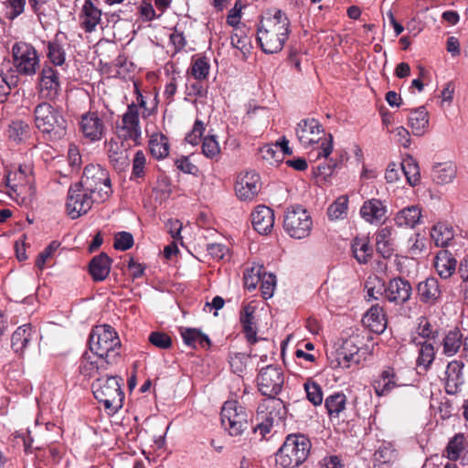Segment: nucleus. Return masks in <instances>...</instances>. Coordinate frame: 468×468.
<instances>
[{"instance_id": "1", "label": "nucleus", "mask_w": 468, "mask_h": 468, "mask_svg": "<svg viewBox=\"0 0 468 468\" xmlns=\"http://www.w3.org/2000/svg\"><path fill=\"white\" fill-rule=\"evenodd\" d=\"M120 346L116 331L109 324L92 327L90 333V351L97 356V360L90 359V378L94 377L101 367L106 368L109 362L105 360L110 351Z\"/></svg>"}, {"instance_id": "2", "label": "nucleus", "mask_w": 468, "mask_h": 468, "mask_svg": "<svg viewBox=\"0 0 468 468\" xmlns=\"http://www.w3.org/2000/svg\"><path fill=\"white\" fill-rule=\"evenodd\" d=\"M312 448L310 439L303 433H291L285 437L275 453L278 468H296L308 458Z\"/></svg>"}, {"instance_id": "3", "label": "nucleus", "mask_w": 468, "mask_h": 468, "mask_svg": "<svg viewBox=\"0 0 468 468\" xmlns=\"http://www.w3.org/2000/svg\"><path fill=\"white\" fill-rule=\"evenodd\" d=\"M122 381L120 377L105 375L97 378L91 384L93 397L104 406L109 416L117 413L123 406Z\"/></svg>"}, {"instance_id": "4", "label": "nucleus", "mask_w": 468, "mask_h": 468, "mask_svg": "<svg viewBox=\"0 0 468 468\" xmlns=\"http://www.w3.org/2000/svg\"><path fill=\"white\" fill-rule=\"evenodd\" d=\"M36 127L50 140L61 139L66 134L67 122L59 111L48 102L39 103L34 111Z\"/></svg>"}, {"instance_id": "5", "label": "nucleus", "mask_w": 468, "mask_h": 468, "mask_svg": "<svg viewBox=\"0 0 468 468\" xmlns=\"http://www.w3.org/2000/svg\"><path fill=\"white\" fill-rule=\"evenodd\" d=\"M252 413L238 400H227L220 411V420L223 428L230 436H239L252 423Z\"/></svg>"}, {"instance_id": "6", "label": "nucleus", "mask_w": 468, "mask_h": 468, "mask_svg": "<svg viewBox=\"0 0 468 468\" xmlns=\"http://www.w3.org/2000/svg\"><path fill=\"white\" fill-rule=\"evenodd\" d=\"M284 231L293 239H304L310 235L313 220L308 211L301 205L291 206L283 218Z\"/></svg>"}, {"instance_id": "7", "label": "nucleus", "mask_w": 468, "mask_h": 468, "mask_svg": "<svg viewBox=\"0 0 468 468\" xmlns=\"http://www.w3.org/2000/svg\"><path fill=\"white\" fill-rule=\"evenodd\" d=\"M284 384L283 371L280 367L269 365L262 367L257 377L258 389L268 399L277 398Z\"/></svg>"}, {"instance_id": "8", "label": "nucleus", "mask_w": 468, "mask_h": 468, "mask_svg": "<svg viewBox=\"0 0 468 468\" xmlns=\"http://www.w3.org/2000/svg\"><path fill=\"white\" fill-rule=\"evenodd\" d=\"M99 47L95 46L94 53L98 56L97 64L101 68V70L106 74L120 79H126L130 74L133 73L136 66L135 64L128 59L125 53H121L118 57L112 60L108 61L101 58L98 54ZM93 65L96 64V57L93 58Z\"/></svg>"}, {"instance_id": "9", "label": "nucleus", "mask_w": 468, "mask_h": 468, "mask_svg": "<svg viewBox=\"0 0 468 468\" xmlns=\"http://www.w3.org/2000/svg\"><path fill=\"white\" fill-rule=\"evenodd\" d=\"M88 188L85 187L83 181H79L70 186L68 191L66 210L67 214L76 219L88 212L87 202Z\"/></svg>"}, {"instance_id": "10", "label": "nucleus", "mask_w": 468, "mask_h": 468, "mask_svg": "<svg viewBox=\"0 0 468 468\" xmlns=\"http://www.w3.org/2000/svg\"><path fill=\"white\" fill-rule=\"evenodd\" d=\"M261 187V176L253 171L241 172L235 183V193L241 201H251L258 196Z\"/></svg>"}, {"instance_id": "11", "label": "nucleus", "mask_w": 468, "mask_h": 468, "mask_svg": "<svg viewBox=\"0 0 468 468\" xmlns=\"http://www.w3.org/2000/svg\"><path fill=\"white\" fill-rule=\"evenodd\" d=\"M90 183V201L101 204L109 199L112 193L111 178L106 169L97 167V174L91 176Z\"/></svg>"}, {"instance_id": "12", "label": "nucleus", "mask_w": 468, "mask_h": 468, "mask_svg": "<svg viewBox=\"0 0 468 468\" xmlns=\"http://www.w3.org/2000/svg\"><path fill=\"white\" fill-rule=\"evenodd\" d=\"M437 343L442 346L444 356H452L463 346V356L468 358V344L463 339V334L459 327L455 326L442 333L441 332V338L437 340Z\"/></svg>"}, {"instance_id": "13", "label": "nucleus", "mask_w": 468, "mask_h": 468, "mask_svg": "<svg viewBox=\"0 0 468 468\" xmlns=\"http://www.w3.org/2000/svg\"><path fill=\"white\" fill-rule=\"evenodd\" d=\"M412 294V286L410 282L402 277H395L385 283L384 297L397 305L406 303Z\"/></svg>"}, {"instance_id": "14", "label": "nucleus", "mask_w": 468, "mask_h": 468, "mask_svg": "<svg viewBox=\"0 0 468 468\" xmlns=\"http://www.w3.org/2000/svg\"><path fill=\"white\" fill-rule=\"evenodd\" d=\"M260 26L282 36V39H288L292 32L291 21L286 13L282 9H269L259 22Z\"/></svg>"}, {"instance_id": "15", "label": "nucleus", "mask_w": 468, "mask_h": 468, "mask_svg": "<svg viewBox=\"0 0 468 468\" xmlns=\"http://www.w3.org/2000/svg\"><path fill=\"white\" fill-rule=\"evenodd\" d=\"M14 66L20 74L32 75L38 66V57L31 46L13 48Z\"/></svg>"}, {"instance_id": "16", "label": "nucleus", "mask_w": 468, "mask_h": 468, "mask_svg": "<svg viewBox=\"0 0 468 468\" xmlns=\"http://www.w3.org/2000/svg\"><path fill=\"white\" fill-rule=\"evenodd\" d=\"M122 130L125 133L123 134L124 140H133L134 145L141 144V126H140V114L135 102H132L127 106L126 112L122 119Z\"/></svg>"}, {"instance_id": "17", "label": "nucleus", "mask_w": 468, "mask_h": 468, "mask_svg": "<svg viewBox=\"0 0 468 468\" xmlns=\"http://www.w3.org/2000/svg\"><path fill=\"white\" fill-rule=\"evenodd\" d=\"M296 136L303 146L318 144L320 134L324 133V127L314 118L303 119L295 129Z\"/></svg>"}, {"instance_id": "18", "label": "nucleus", "mask_w": 468, "mask_h": 468, "mask_svg": "<svg viewBox=\"0 0 468 468\" xmlns=\"http://www.w3.org/2000/svg\"><path fill=\"white\" fill-rule=\"evenodd\" d=\"M60 91L58 72L50 66H45L39 77V94L48 101L55 100Z\"/></svg>"}, {"instance_id": "19", "label": "nucleus", "mask_w": 468, "mask_h": 468, "mask_svg": "<svg viewBox=\"0 0 468 468\" xmlns=\"http://www.w3.org/2000/svg\"><path fill=\"white\" fill-rule=\"evenodd\" d=\"M372 386L378 397H386L395 388L407 386V384L400 380L394 367H386L379 373L378 378L373 381Z\"/></svg>"}, {"instance_id": "20", "label": "nucleus", "mask_w": 468, "mask_h": 468, "mask_svg": "<svg viewBox=\"0 0 468 468\" xmlns=\"http://www.w3.org/2000/svg\"><path fill=\"white\" fill-rule=\"evenodd\" d=\"M416 293L421 303L429 306L437 304L442 295L439 280L435 277H428L420 282L416 287Z\"/></svg>"}, {"instance_id": "21", "label": "nucleus", "mask_w": 468, "mask_h": 468, "mask_svg": "<svg viewBox=\"0 0 468 468\" xmlns=\"http://www.w3.org/2000/svg\"><path fill=\"white\" fill-rule=\"evenodd\" d=\"M256 40L259 47L265 54H275L282 50L287 39H282V36L272 32L263 26H257Z\"/></svg>"}, {"instance_id": "22", "label": "nucleus", "mask_w": 468, "mask_h": 468, "mask_svg": "<svg viewBox=\"0 0 468 468\" xmlns=\"http://www.w3.org/2000/svg\"><path fill=\"white\" fill-rule=\"evenodd\" d=\"M464 364L461 360H452L448 363L445 370L444 389L449 395H456L461 391L464 383L463 369Z\"/></svg>"}, {"instance_id": "23", "label": "nucleus", "mask_w": 468, "mask_h": 468, "mask_svg": "<svg viewBox=\"0 0 468 468\" xmlns=\"http://www.w3.org/2000/svg\"><path fill=\"white\" fill-rule=\"evenodd\" d=\"M251 224L261 235H268L274 226V211L265 205L257 206L252 211Z\"/></svg>"}, {"instance_id": "24", "label": "nucleus", "mask_w": 468, "mask_h": 468, "mask_svg": "<svg viewBox=\"0 0 468 468\" xmlns=\"http://www.w3.org/2000/svg\"><path fill=\"white\" fill-rule=\"evenodd\" d=\"M346 402L347 398L342 391L334 392L325 398L324 408L332 422L335 420H336L337 423L345 421V419L342 417L345 415L346 410Z\"/></svg>"}, {"instance_id": "25", "label": "nucleus", "mask_w": 468, "mask_h": 468, "mask_svg": "<svg viewBox=\"0 0 468 468\" xmlns=\"http://www.w3.org/2000/svg\"><path fill=\"white\" fill-rule=\"evenodd\" d=\"M359 347H357L352 340H345L338 347L335 354V359L331 361L330 366L332 368H348L350 362L354 361L358 363L359 359H355L358 356Z\"/></svg>"}, {"instance_id": "26", "label": "nucleus", "mask_w": 468, "mask_h": 468, "mask_svg": "<svg viewBox=\"0 0 468 468\" xmlns=\"http://www.w3.org/2000/svg\"><path fill=\"white\" fill-rule=\"evenodd\" d=\"M359 213L365 221L370 224H378L386 218L387 207L380 199L371 198L363 203Z\"/></svg>"}, {"instance_id": "27", "label": "nucleus", "mask_w": 468, "mask_h": 468, "mask_svg": "<svg viewBox=\"0 0 468 468\" xmlns=\"http://www.w3.org/2000/svg\"><path fill=\"white\" fill-rule=\"evenodd\" d=\"M255 307L246 304L239 313V323L241 324L242 333L250 346L256 344L259 340L257 337V326L255 322Z\"/></svg>"}, {"instance_id": "28", "label": "nucleus", "mask_w": 468, "mask_h": 468, "mask_svg": "<svg viewBox=\"0 0 468 468\" xmlns=\"http://www.w3.org/2000/svg\"><path fill=\"white\" fill-rule=\"evenodd\" d=\"M112 259L104 251L90 260V276L93 282L106 280L111 272Z\"/></svg>"}, {"instance_id": "29", "label": "nucleus", "mask_w": 468, "mask_h": 468, "mask_svg": "<svg viewBox=\"0 0 468 468\" xmlns=\"http://www.w3.org/2000/svg\"><path fill=\"white\" fill-rule=\"evenodd\" d=\"M180 335L183 343L193 349H197V346L204 349H209L212 343L209 336L204 334L199 328L195 327H180Z\"/></svg>"}, {"instance_id": "30", "label": "nucleus", "mask_w": 468, "mask_h": 468, "mask_svg": "<svg viewBox=\"0 0 468 468\" xmlns=\"http://www.w3.org/2000/svg\"><path fill=\"white\" fill-rule=\"evenodd\" d=\"M353 257L359 264H367L374 254L373 246L370 244L368 236H356L351 242Z\"/></svg>"}, {"instance_id": "31", "label": "nucleus", "mask_w": 468, "mask_h": 468, "mask_svg": "<svg viewBox=\"0 0 468 468\" xmlns=\"http://www.w3.org/2000/svg\"><path fill=\"white\" fill-rule=\"evenodd\" d=\"M362 321L370 331L376 334H381L387 328L386 314L383 307L378 303L368 309Z\"/></svg>"}, {"instance_id": "32", "label": "nucleus", "mask_w": 468, "mask_h": 468, "mask_svg": "<svg viewBox=\"0 0 468 468\" xmlns=\"http://www.w3.org/2000/svg\"><path fill=\"white\" fill-rule=\"evenodd\" d=\"M433 266L441 279H448L455 272L457 261L447 250H442L434 258Z\"/></svg>"}, {"instance_id": "33", "label": "nucleus", "mask_w": 468, "mask_h": 468, "mask_svg": "<svg viewBox=\"0 0 468 468\" xmlns=\"http://www.w3.org/2000/svg\"><path fill=\"white\" fill-rule=\"evenodd\" d=\"M258 407H262V411L271 417L274 423L283 422L287 417L288 410L286 404L278 398H272L263 400Z\"/></svg>"}, {"instance_id": "34", "label": "nucleus", "mask_w": 468, "mask_h": 468, "mask_svg": "<svg viewBox=\"0 0 468 468\" xmlns=\"http://www.w3.org/2000/svg\"><path fill=\"white\" fill-rule=\"evenodd\" d=\"M408 124L415 136H422L429 126V113L425 106L411 110L408 119Z\"/></svg>"}, {"instance_id": "35", "label": "nucleus", "mask_w": 468, "mask_h": 468, "mask_svg": "<svg viewBox=\"0 0 468 468\" xmlns=\"http://www.w3.org/2000/svg\"><path fill=\"white\" fill-rule=\"evenodd\" d=\"M421 217L420 207L418 205H412L400 209L394 219L399 227L413 229L420 223Z\"/></svg>"}, {"instance_id": "36", "label": "nucleus", "mask_w": 468, "mask_h": 468, "mask_svg": "<svg viewBox=\"0 0 468 468\" xmlns=\"http://www.w3.org/2000/svg\"><path fill=\"white\" fill-rule=\"evenodd\" d=\"M457 174V167L452 162L438 163L432 166L431 178L438 185L451 183Z\"/></svg>"}, {"instance_id": "37", "label": "nucleus", "mask_w": 468, "mask_h": 468, "mask_svg": "<svg viewBox=\"0 0 468 468\" xmlns=\"http://www.w3.org/2000/svg\"><path fill=\"white\" fill-rule=\"evenodd\" d=\"M149 151L157 160L165 158L169 154L168 138L162 133H154L149 139Z\"/></svg>"}, {"instance_id": "38", "label": "nucleus", "mask_w": 468, "mask_h": 468, "mask_svg": "<svg viewBox=\"0 0 468 468\" xmlns=\"http://www.w3.org/2000/svg\"><path fill=\"white\" fill-rule=\"evenodd\" d=\"M465 436L463 432L455 433L449 440L442 455L452 462L459 460L465 449Z\"/></svg>"}, {"instance_id": "39", "label": "nucleus", "mask_w": 468, "mask_h": 468, "mask_svg": "<svg viewBox=\"0 0 468 468\" xmlns=\"http://www.w3.org/2000/svg\"><path fill=\"white\" fill-rule=\"evenodd\" d=\"M390 235L388 228H382L376 233V250L383 259H389L394 252Z\"/></svg>"}, {"instance_id": "40", "label": "nucleus", "mask_w": 468, "mask_h": 468, "mask_svg": "<svg viewBox=\"0 0 468 468\" xmlns=\"http://www.w3.org/2000/svg\"><path fill=\"white\" fill-rule=\"evenodd\" d=\"M63 34H57L52 41L48 42V58L56 66H61L66 59V54L62 46Z\"/></svg>"}, {"instance_id": "41", "label": "nucleus", "mask_w": 468, "mask_h": 468, "mask_svg": "<svg viewBox=\"0 0 468 468\" xmlns=\"http://www.w3.org/2000/svg\"><path fill=\"white\" fill-rule=\"evenodd\" d=\"M431 237L437 247H447L453 239V229L445 223L438 222L431 230Z\"/></svg>"}, {"instance_id": "42", "label": "nucleus", "mask_w": 468, "mask_h": 468, "mask_svg": "<svg viewBox=\"0 0 468 468\" xmlns=\"http://www.w3.org/2000/svg\"><path fill=\"white\" fill-rule=\"evenodd\" d=\"M31 340V326L24 324L18 327L12 335L11 346L16 353H23Z\"/></svg>"}, {"instance_id": "43", "label": "nucleus", "mask_w": 468, "mask_h": 468, "mask_svg": "<svg viewBox=\"0 0 468 468\" xmlns=\"http://www.w3.org/2000/svg\"><path fill=\"white\" fill-rule=\"evenodd\" d=\"M210 64L207 57H192L188 73L197 80H207L209 75Z\"/></svg>"}, {"instance_id": "44", "label": "nucleus", "mask_w": 468, "mask_h": 468, "mask_svg": "<svg viewBox=\"0 0 468 468\" xmlns=\"http://www.w3.org/2000/svg\"><path fill=\"white\" fill-rule=\"evenodd\" d=\"M401 169L410 186H415L420 182V166L416 159L408 156L401 163Z\"/></svg>"}, {"instance_id": "45", "label": "nucleus", "mask_w": 468, "mask_h": 468, "mask_svg": "<svg viewBox=\"0 0 468 468\" xmlns=\"http://www.w3.org/2000/svg\"><path fill=\"white\" fill-rule=\"evenodd\" d=\"M234 32L230 37L232 47L243 51L250 46V28L244 24L234 27Z\"/></svg>"}, {"instance_id": "46", "label": "nucleus", "mask_w": 468, "mask_h": 468, "mask_svg": "<svg viewBox=\"0 0 468 468\" xmlns=\"http://www.w3.org/2000/svg\"><path fill=\"white\" fill-rule=\"evenodd\" d=\"M262 407H258L256 410L255 425L250 424L251 430L254 433L259 432L261 438H265L267 434L271 431L274 422L271 417H268L263 411Z\"/></svg>"}, {"instance_id": "47", "label": "nucleus", "mask_w": 468, "mask_h": 468, "mask_svg": "<svg viewBox=\"0 0 468 468\" xmlns=\"http://www.w3.org/2000/svg\"><path fill=\"white\" fill-rule=\"evenodd\" d=\"M146 157L142 150H138L133 159L132 173L130 180L140 183L145 177Z\"/></svg>"}, {"instance_id": "48", "label": "nucleus", "mask_w": 468, "mask_h": 468, "mask_svg": "<svg viewBox=\"0 0 468 468\" xmlns=\"http://www.w3.org/2000/svg\"><path fill=\"white\" fill-rule=\"evenodd\" d=\"M137 16V5L129 2L127 4L122 5V6L118 11L111 14L110 18H108V21L113 23H116L121 20L133 22Z\"/></svg>"}, {"instance_id": "49", "label": "nucleus", "mask_w": 468, "mask_h": 468, "mask_svg": "<svg viewBox=\"0 0 468 468\" xmlns=\"http://www.w3.org/2000/svg\"><path fill=\"white\" fill-rule=\"evenodd\" d=\"M348 197L340 196L327 208L328 218L332 220L345 218L347 216Z\"/></svg>"}, {"instance_id": "50", "label": "nucleus", "mask_w": 468, "mask_h": 468, "mask_svg": "<svg viewBox=\"0 0 468 468\" xmlns=\"http://www.w3.org/2000/svg\"><path fill=\"white\" fill-rule=\"evenodd\" d=\"M433 344L427 341L420 344L417 364L422 366L424 369H428L435 359L436 351Z\"/></svg>"}, {"instance_id": "51", "label": "nucleus", "mask_w": 468, "mask_h": 468, "mask_svg": "<svg viewBox=\"0 0 468 468\" xmlns=\"http://www.w3.org/2000/svg\"><path fill=\"white\" fill-rule=\"evenodd\" d=\"M201 151L207 158L218 161L220 154V146L217 140V136H205L202 141Z\"/></svg>"}, {"instance_id": "52", "label": "nucleus", "mask_w": 468, "mask_h": 468, "mask_svg": "<svg viewBox=\"0 0 468 468\" xmlns=\"http://www.w3.org/2000/svg\"><path fill=\"white\" fill-rule=\"evenodd\" d=\"M263 271L262 265L247 269L243 273L244 287L250 292L255 290L261 280Z\"/></svg>"}, {"instance_id": "53", "label": "nucleus", "mask_w": 468, "mask_h": 468, "mask_svg": "<svg viewBox=\"0 0 468 468\" xmlns=\"http://www.w3.org/2000/svg\"><path fill=\"white\" fill-rule=\"evenodd\" d=\"M441 329L433 328L430 321L423 317L418 325V334L420 337L427 340H431L433 343H437V340L441 338Z\"/></svg>"}, {"instance_id": "54", "label": "nucleus", "mask_w": 468, "mask_h": 468, "mask_svg": "<svg viewBox=\"0 0 468 468\" xmlns=\"http://www.w3.org/2000/svg\"><path fill=\"white\" fill-rule=\"evenodd\" d=\"M336 169H338V162L334 161L333 158H325L324 163L313 167V174L315 177H322L326 181Z\"/></svg>"}, {"instance_id": "55", "label": "nucleus", "mask_w": 468, "mask_h": 468, "mask_svg": "<svg viewBox=\"0 0 468 468\" xmlns=\"http://www.w3.org/2000/svg\"><path fill=\"white\" fill-rule=\"evenodd\" d=\"M384 287H385V281L378 276L374 277H368L365 283V288L367 290V300L370 301L372 299L377 300L378 296L384 295Z\"/></svg>"}, {"instance_id": "56", "label": "nucleus", "mask_w": 468, "mask_h": 468, "mask_svg": "<svg viewBox=\"0 0 468 468\" xmlns=\"http://www.w3.org/2000/svg\"><path fill=\"white\" fill-rule=\"evenodd\" d=\"M303 386L307 399L314 406H320L323 403V390L321 386L315 381L311 380L306 381Z\"/></svg>"}, {"instance_id": "57", "label": "nucleus", "mask_w": 468, "mask_h": 468, "mask_svg": "<svg viewBox=\"0 0 468 468\" xmlns=\"http://www.w3.org/2000/svg\"><path fill=\"white\" fill-rule=\"evenodd\" d=\"M276 286V276L273 273H262L261 280L260 281V289L261 295L264 299H270L273 295Z\"/></svg>"}, {"instance_id": "58", "label": "nucleus", "mask_w": 468, "mask_h": 468, "mask_svg": "<svg viewBox=\"0 0 468 468\" xmlns=\"http://www.w3.org/2000/svg\"><path fill=\"white\" fill-rule=\"evenodd\" d=\"M90 141L95 142L101 139L104 133V124L96 112L90 111Z\"/></svg>"}, {"instance_id": "59", "label": "nucleus", "mask_w": 468, "mask_h": 468, "mask_svg": "<svg viewBox=\"0 0 468 468\" xmlns=\"http://www.w3.org/2000/svg\"><path fill=\"white\" fill-rule=\"evenodd\" d=\"M250 355L245 353H234L229 356V365L233 373L241 375L247 368V362Z\"/></svg>"}, {"instance_id": "60", "label": "nucleus", "mask_w": 468, "mask_h": 468, "mask_svg": "<svg viewBox=\"0 0 468 468\" xmlns=\"http://www.w3.org/2000/svg\"><path fill=\"white\" fill-rule=\"evenodd\" d=\"M148 341L159 349H169L173 341L169 335L161 331H154L149 335Z\"/></svg>"}, {"instance_id": "61", "label": "nucleus", "mask_w": 468, "mask_h": 468, "mask_svg": "<svg viewBox=\"0 0 468 468\" xmlns=\"http://www.w3.org/2000/svg\"><path fill=\"white\" fill-rule=\"evenodd\" d=\"M134 244L133 236L127 231H120L115 234L113 248L116 250L126 251Z\"/></svg>"}, {"instance_id": "62", "label": "nucleus", "mask_w": 468, "mask_h": 468, "mask_svg": "<svg viewBox=\"0 0 468 468\" xmlns=\"http://www.w3.org/2000/svg\"><path fill=\"white\" fill-rule=\"evenodd\" d=\"M208 93V87L205 85L202 80H197L194 82H187L186 84V94L189 97H195L199 99H206Z\"/></svg>"}, {"instance_id": "63", "label": "nucleus", "mask_w": 468, "mask_h": 468, "mask_svg": "<svg viewBox=\"0 0 468 468\" xmlns=\"http://www.w3.org/2000/svg\"><path fill=\"white\" fill-rule=\"evenodd\" d=\"M174 165L177 170L184 174L191 175L194 176H198L199 175L200 171L198 166L191 163L188 156L181 155L179 158L174 161Z\"/></svg>"}, {"instance_id": "64", "label": "nucleus", "mask_w": 468, "mask_h": 468, "mask_svg": "<svg viewBox=\"0 0 468 468\" xmlns=\"http://www.w3.org/2000/svg\"><path fill=\"white\" fill-rule=\"evenodd\" d=\"M28 125L22 121L13 122L8 129V134L11 139L20 142L27 134Z\"/></svg>"}]
</instances>
